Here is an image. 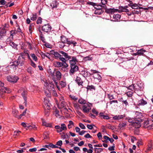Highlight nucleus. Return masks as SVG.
Masks as SVG:
<instances>
[{
	"label": "nucleus",
	"mask_w": 153,
	"mask_h": 153,
	"mask_svg": "<svg viewBox=\"0 0 153 153\" xmlns=\"http://www.w3.org/2000/svg\"><path fill=\"white\" fill-rule=\"evenodd\" d=\"M59 84L60 85L62 88H64L66 85V82L65 81H61L59 82Z\"/></svg>",
	"instance_id": "c9c22d12"
},
{
	"label": "nucleus",
	"mask_w": 153,
	"mask_h": 153,
	"mask_svg": "<svg viewBox=\"0 0 153 153\" xmlns=\"http://www.w3.org/2000/svg\"><path fill=\"white\" fill-rule=\"evenodd\" d=\"M70 66L71 68L69 73L70 75L71 76L78 70V67L76 65H70Z\"/></svg>",
	"instance_id": "0eeeda50"
},
{
	"label": "nucleus",
	"mask_w": 153,
	"mask_h": 153,
	"mask_svg": "<svg viewBox=\"0 0 153 153\" xmlns=\"http://www.w3.org/2000/svg\"><path fill=\"white\" fill-rule=\"evenodd\" d=\"M92 106L91 103H87L82 106V110L84 113H88L91 110Z\"/></svg>",
	"instance_id": "39448f33"
},
{
	"label": "nucleus",
	"mask_w": 153,
	"mask_h": 153,
	"mask_svg": "<svg viewBox=\"0 0 153 153\" xmlns=\"http://www.w3.org/2000/svg\"><path fill=\"white\" fill-rule=\"evenodd\" d=\"M44 89L45 94L48 97L51 96V91H54V90L53 85L47 82L45 83Z\"/></svg>",
	"instance_id": "f03ea898"
},
{
	"label": "nucleus",
	"mask_w": 153,
	"mask_h": 153,
	"mask_svg": "<svg viewBox=\"0 0 153 153\" xmlns=\"http://www.w3.org/2000/svg\"><path fill=\"white\" fill-rule=\"evenodd\" d=\"M70 97L74 101H76L78 100V98L76 97L75 96H74L73 95H70Z\"/></svg>",
	"instance_id": "603ef678"
},
{
	"label": "nucleus",
	"mask_w": 153,
	"mask_h": 153,
	"mask_svg": "<svg viewBox=\"0 0 153 153\" xmlns=\"http://www.w3.org/2000/svg\"><path fill=\"white\" fill-rule=\"evenodd\" d=\"M59 103L60 104L58 105V107L59 108H63L65 106L66 103L64 101L59 102Z\"/></svg>",
	"instance_id": "e433bc0d"
},
{
	"label": "nucleus",
	"mask_w": 153,
	"mask_h": 153,
	"mask_svg": "<svg viewBox=\"0 0 153 153\" xmlns=\"http://www.w3.org/2000/svg\"><path fill=\"white\" fill-rule=\"evenodd\" d=\"M0 30V34L4 35V36H5V34L7 32V30Z\"/></svg>",
	"instance_id": "5fc2aeb1"
},
{
	"label": "nucleus",
	"mask_w": 153,
	"mask_h": 153,
	"mask_svg": "<svg viewBox=\"0 0 153 153\" xmlns=\"http://www.w3.org/2000/svg\"><path fill=\"white\" fill-rule=\"evenodd\" d=\"M43 137L44 139H47L48 137V134L46 132L44 133Z\"/></svg>",
	"instance_id": "774afa93"
},
{
	"label": "nucleus",
	"mask_w": 153,
	"mask_h": 153,
	"mask_svg": "<svg viewBox=\"0 0 153 153\" xmlns=\"http://www.w3.org/2000/svg\"><path fill=\"white\" fill-rule=\"evenodd\" d=\"M51 143H49V145H45L44 146H43V147H44L45 148H47L49 149H50V148H51Z\"/></svg>",
	"instance_id": "0e129e2a"
},
{
	"label": "nucleus",
	"mask_w": 153,
	"mask_h": 153,
	"mask_svg": "<svg viewBox=\"0 0 153 153\" xmlns=\"http://www.w3.org/2000/svg\"><path fill=\"white\" fill-rule=\"evenodd\" d=\"M86 88L88 90H95L96 89L95 87L93 85H88Z\"/></svg>",
	"instance_id": "ea45409f"
},
{
	"label": "nucleus",
	"mask_w": 153,
	"mask_h": 153,
	"mask_svg": "<svg viewBox=\"0 0 153 153\" xmlns=\"http://www.w3.org/2000/svg\"><path fill=\"white\" fill-rule=\"evenodd\" d=\"M128 121L132 123L133 126L136 128H139L141 126V124L140 123L141 122L137 121L135 120L134 121L133 120L132 121L130 119Z\"/></svg>",
	"instance_id": "9b49d317"
},
{
	"label": "nucleus",
	"mask_w": 153,
	"mask_h": 153,
	"mask_svg": "<svg viewBox=\"0 0 153 153\" xmlns=\"http://www.w3.org/2000/svg\"><path fill=\"white\" fill-rule=\"evenodd\" d=\"M73 106L76 109H78L79 107V105L78 103L76 101H74L72 102Z\"/></svg>",
	"instance_id": "4c0bfd02"
},
{
	"label": "nucleus",
	"mask_w": 153,
	"mask_h": 153,
	"mask_svg": "<svg viewBox=\"0 0 153 153\" xmlns=\"http://www.w3.org/2000/svg\"><path fill=\"white\" fill-rule=\"evenodd\" d=\"M148 146V147L147 148V150L149 151L151 150L152 149V143L151 142H149Z\"/></svg>",
	"instance_id": "c03bdc74"
},
{
	"label": "nucleus",
	"mask_w": 153,
	"mask_h": 153,
	"mask_svg": "<svg viewBox=\"0 0 153 153\" xmlns=\"http://www.w3.org/2000/svg\"><path fill=\"white\" fill-rule=\"evenodd\" d=\"M27 94V91L25 90L23 91V92L21 93L22 95V96L25 101L24 104L25 106H27V97H26V95Z\"/></svg>",
	"instance_id": "aec40b11"
},
{
	"label": "nucleus",
	"mask_w": 153,
	"mask_h": 153,
	"mask_svg": "<svg viewBox=\"0 0 153 153\" xmlns=\"http://www.w3.org/2000/svg\"><path fill=\"white\" fill-rule=\"evenodd\" d=\"M121 16L118 14H114L113 16V21L114 22L119 21L120 20Z\"/></svg>",
	"instance_id": "4be33fe9"
},
{
	"label": "nucleus",
	"mask_w": 153,
	"mask_h": 153,
	"mask_svg": "<svg viewBox=\"0 0 153 153\" xmlns=\"http://www.w3.org/2000/svg\"><path fill=\"white\" fill-rule=\"evenodd\" d=\"M30 56L35 61H37V58L34 53H31Z\"/></svg>",
	"instance_id": "79ce46f5"
},
{
	"label": "nucleus",
	"mask_w": 153,
	"mask_h": 153,
	"mask_svg": "<svg viewBox=\"0 0 153 153\" xmlns=\"http://www.w3.org/2000/svg\"><path fill=\"white\" fill-rule=\"evenodd\" d=\"M126 125V124L125 123H120L119 124L118 127L120 128H121L125 127Z\"/></svg>",
	"instance_id": "3c124183"
},
{
	"label": "nucleus",
	"mask_w": 153,
	"mask_h": 153,
	"mask_svg": "<svg viewBox=\"0 0 153 153\" xmlns=\"http://www.w3.org/2000/svg\"><path fill=\"white\" fill-rule=\"evenodd\" d=\"M55 71H53L51 69H49L48 71V72L49 74L51 75V76H54V73Z\"/></svg>",
	"instance_id": "37998d69"
},
{
	"label": "nucleus",
	"mask_w": 153,
	"mask_h": 153,
	"mask_svg": "<svg viewBox=\"0 0 153 153\" xmlns=\"http://www.w3.org/2000/svg\"><path fill=\"white\" fill-rule=\"evenodd\" d=\"M27 55L26 54H25V53H22L20 54V56H19V57H22V59H25V56Z\"/></svg>",
	"instance_id": "052dcab7"
},
{
	"label": "nucleus",
	"mask_w": 153,
	"mask_h": 153,
	"mask_svg": "<svg viewBox=\"0 0 153 153\" xmlns=\"http://www.w3.org/2000/svg\"><path fill=\"white\" fill-rule=\"evenodd\" d=\"M93 126H95V125L93 124L91 125L88 124L87 126L88 128L90 130L92 129Z\"/></svg>",
	"instance_id": "13d9d810"
},
{
	"label": "nucleus",
	"mask_w": 153,
	"mask_h": 153,
	"mask_svg": "<svg viewBox=\"0 0 153 153\" xmlns=\"http://www.w3.org/2000/svg\"><path fill=\"white\" fill-rule=\"evenodd\" d=\"M108 98L110 100H111L114 99V96L113 95H111L110 94H108Z\"/></svg>",
	"instance_id": "680f3d73"
},
{
	"label": "nucleus",
	"mask_w": 153,
	"mask_h": 153,
	"mask_svg": "<svg viewBox=\"0 0 153 153\" xmlns=\"http://www.w3.org/2000/svg\"><path fill=\"white\" fill-rule=\"evenodd\" d=\"M42 124L44 126L46 127H49L51 128L52 127L51 124L50 123H47L43 119H42Z\"/></svg>",
	"instance_id": "bb28decb"
},
{
	"label": "nucleus",
	"mask_w": 153,
	"mask_h": 153,
	"mask_svg": "<svg viewBox=\"0 0 153 153\" xmlns=\"http://www.w3.org/2000/svg\"><path fill=\"white\" fill-rule=\"evenodd\" d=\"M99 115L100 117H102V118H103L104 119L108 120L110 119V118L108 115H104L103 113H100L99 114Z\"/></svg>",
	"instance_id": "473e14b6"
},
{
	"label": "nucleus",
	"mask_w": 153,
	"mask_h": 153,
	"mask_svg": "<svg viewBox=\"0 0 153 153\" xmlns=\"http://www.w3.org/2000/svg\"><path fill=\"white\" fill-rule=\"evenodd\" d=\"M62 144V140H59L57 141L56 145L58 146H61Z\"/></svg>",
	"instance_id": "e2e57ef3"
},
{
	"label": "nucleus",
	"mask_w": 153,
	"mask_h": 153,
	"mask_svg": "<svg viewBox=\"0 0 153 153\" xmlns=\"http://www.w3.org/2000/svg\"><path fill=\"white\" fill-rule=\"evenodd\" d=\"M125 117L124 114L115 115L113 117V119L114 120H119L123 119Z\"/></svg>",
	"instance_id": "a211bd4d"
},
{
	"label": "nucleus",
	"mask_w": 153,
	"mask_h": 153,
	"mask_svg": "<svg viewBox=\"0 0 153 153\" xmlns=\"http://www.w3.org/2000/svg\"><path fill=\"white\" fill-rule=\"evenodd\" d=\"M0 91L2 92V94L3 93H10L11 92V90L9 88L5 87H3L0 89Z\"/></svg>",
	"instance_id": "6ab92c4d"
},
{
	"label": "nucleus",
	"mask_w": 153,
	"mask_h": 153,
	"mask_svg": "<svg viewBox=\"0 0 153 153\" xmlns=\"http://www.w3.org/2000/svg\"><path fill=\"white\" fill-rule=\"evenodd\" d=\"M75 81L78 84V86L83 85L82 84L83 82L80 77L78 76H76L75 79Z\"/></svg>",
	"instance_id": "2eb2a0df"
},
{
	"label": "nucleus",
	"mask_w": 153,
	"mask_h": 153,
	"mask_svg": "<svg viewBox=\"0 0 153 153\" xmlns=\"http://www.w3.org/2000/svg\"><path fill=\"white\" fill-rule=\"evenodd\" d=\"M146 101L144 100L143 99H142L138 101V105L139 106L140 105H146Z\"/></svg>",
	"instance_id": "c756f323"
},
{
	"label": "nucleus",
	"mask_w": 153,
	"mask_h": 153,
	"mask_svg": "<svg viewBox=\"0 0 153 153\" xmlns=\"http://www.w3.org/2000/svg\"><path fill=\"white\" fill-rule=\"evenodd\" d=\"M58 4V2L56 0H54L51 3L50 5L52 8H53L56 7Z\"/></svg>",
	"instance_id": "c85d7f7f"
},
{
	"label": "nucleus",
	"mask_w": 153,
	"mask_h": 153,
	"mask_svg": "<svg viewBox=\"0 0 153 153\" xmlns=\"http://www.w3.org/2000/svg\"><path fill=\"white\" fill-rule=\"evenodd\" d=\"M59 52L62 54L67 60H69L70 65H76L78 62V60L76 56H71L68 55L67 53L62 51H59Z\"/></svg>",
	"instance_id": "f257e3e1"
},
{
	"label": "nucleus",
	"mask_w": 153,
	"mask_h": 153,
	"mask_svg": "<svg viewBox=\"0 0 153 153\" xmlns=\"http://www.w3.org/2000/svg\"><path fill=\"white\" fill-rule=\"evenodd\" d=\"M69 123L68 125V128L70 129L72 128V126H74V124L73 121L71 120L69 121Z\"/></svg>",
	"instance_id": "49530a36"
},
{
	"label": "nucleus",
	"mask_w": 153,
	"mask_h": 153,
	"mask_svg": "<svg viewBox=\"0 0 153 153\" xmlns=\"http://www.w3.org/2000/svg\"><path fill=\"white\" fill-rule=\"evenodd\" d=\"M10 35L9 39L10 40H12L13 39V36L17 33V31L15 30H12L10 32Z\"/></svg>",
	"instance_id": "b1692460"
},
{
	"label": "nucleus",
	"mask_w": 153,
	"mask_h": 153,
	"mask_svg": "<svg viewBox=\"0 0 153 153\" xmlns=\"http://www.w3.org/2000/svg\"><path fill=\"white\" fill-rule=\"evenodd\" d=\"M54 65L55 67L59 68L63 66V64L61 62H54Z\"/></svg>",
	"instance_id": "f704fd0d"
},
{
	"label": "nucleus",
	"mask_w": 153,
	"mask_h": 153,
	"mask_svg": "<svg viewBox=\"0 0 153 153\" xmlns=\"http://www.w3.org/2000/svg\"><path fill=\"white\" fill-rule=\"evenodd\" d=\"M84 59L85 60H91L92 59V58L91 56H89L84 57Z\"/></svg>",
	"instance_id": "8fccbe9b"
},
{
	"label": "nucleus",
	"mask_w": 153,
	"mask_h": 153,
	"mask_svg": "<svg viewBox=\"0 0 153 153\" xmlns=\"http://www.w3.org/2000/svg\"><path fill=\"white\" fill-rule=\"evenodd\" d=\"M105 12L107 13H111V14H113L114 12H117L118 11L117 9L114 8H105Z\"/></svg>",
	"instance_id": "f3484780"
},
{
	"label": "nucleus",
	"mask_w": 153,
	"mask_h": 153,
	"mask_svg": "<svg viewBox=\"0 0 153 153\" xmlns=\"http://www.w3.org/2000/svg\"><path fill=\"white\" fill-rule=\"evenodd\" d=\"M59 59L60 60H61V61H62V63H65V62H66V59L65 58V57L64 58L63 57H62L61 56L59 58Z\"/></svg>",
	"instance_id": "6e6d98bb"
},
{
	"label": "nucleus",
	"mask_w": 153,
	"mask_h": 153,
	"mask_svg": "<svg viewBox=\"0 0 153 153\" xmlns=\"http://www.w3.org/2000/svg\"><path fill=\"white\" fill-rule=\"evenodd\" d=\"M27 71L29 74H31L32 73V71L31 67H28L27 69Z\"/></svg>",
	"instance_id": "bf43d9fd"
},
{
	"label": "nucleus",
	"mask_w": 153,
	"mask_h": 153,
	"mask_svg": "<svg viewBox=\"0 0 153 153\" xmlns=\"http://www.w3.org/2000/svg\"><path fill=\"white\" fill-rule=\"evenodd\" d=\"M37 19V15L36 13L33 14L30 17V19L32 21H34Z\"/></svg>",
	"instance_id": "a19ab883"
},
{
	"label": "nucleus",
	"mask_w": 153,
	"mask_h": 153,
	"mask_svg": "<svg viewBox=\"0 0 153 153\" xmlns=\"http://www.w3.org/2000/svg\"><path fill=\"white\" fill-rule=\"evenodd\" d=\"M50 54H51L50 53H49L48 52H46L45 53H42L41 55L43 59H45V57H46L50 59Z\"/></svg>",
	"instance_id": "7c9ffc66"
},
{
	"label": "nucleus",
	"mask_w": 153,
	"mask_h": 153,
	"mask_svg": "<svg viewBox=\"0 0 153 153\" xmlns=\"http://www.w3.org/2000/svg\"><path fill=\"white\" fill-rule=\"evenodd\" d=\"M91 75H93V77L94 79L98 80L99 82H100L102 79V77L99 74V72L95 70H91Z\"/></svg>",
	"instance_id": "20e7f679"
},
{
	"label": "nucleus",
	"mask_w": 153,
	"mask_h": 153,
	"mask_svg": "<svg viewBox=\"0 0 153 153\" xmlns=\"http://www.w3.org/2000/svg\"><path fill=\"white\" fill-rule=\"evenodd\" d=\"M128 6H125L124 7H120L119 9L117 11L121 13L122 12H128L129 11L127 9Z\"/></svg>",
	"instance_id": "412c9836"
},
{
	"label": "nucleus",
	"mask_w": 153,
	"mask_h": 153,
	"mask_svg": "<svg viewBox=\"0 0 153 153\" xmlns=\"http://www.w3.org/2000/svg\"><path fill=\"white\" fill-rule=\"evenodd\" d=\"M92 111L93 113L95 114L96 115H97L98 114V112L94 108H93L92 109Z\"/></svg>",
	"instance_id": "69168bd1"
},
{
	"label": "nucleus",
	"mask_w": 153,
	"mask_h": 153,
	"mask_svg": "<svg viewBox=\"0 0 153 153\" xmlns=\"http://www.w3.org/2000/svg\"><path fill=\"white\" fill-rule=\"evenodd\" d=\"M34 24H31L30 25L29 27V30L30 33H32V30L34 27Z\"/></svg>",
	"instance_id": "09e8293b"
},
{
	"label": "nucleus",
	"mask_w": 153,
	"mask_h": 153,
	"mask_svg": "<svg viewBox=\"0 0 153 153\" xmlns=\"http://www.w3.org/2000/svg\"><path fill=\"white\" fill-rule=\"evenodd\" d=\"M9 44L11 46L14 48H16L17 47V45L14 43L13 42H10Z\"/></svg>",
	"instance_id": "864d4df0"
},
{
	"label": "nucleus",
	"mask_w": 153,
	"mask_h": 153,
	"mask_svg": "<svg viewBox=\"0 0 153 153\" xmlns=\"http://www.w3.org/2000/svg\"><path fill=\"white\" fill-rule=\"evenodd\" d=\"M135 120L139 122H142L144 119L142 113L138 111L136 112L135 113Z\"/></svg>",
	"instance_id": "423d86ee"
},
{
	"label": "nucleus",
	"mask_w": 153,
	"mask_h": 153,
	"mask_svg": "<svg viewBox=\"0 0 153 153\" xmlns=\"http://www.w3.org/2000/svg\"><path fill=\"white\" fill-rule=\"evenodd\" d=\"M42 22V19L40 17H39L36 21V23L37 24H41Z\"/></svg>",
	"instance_id": "4d7b16f0"
},
{
	"label": "nucleus",
	"mask_w": 153,
	"mask_h": 153,
	"mask_svg": "<svg viewBox=\"0 0 153 153\" xmlns=\"http://www.w3.org/2000/svg\"><path fill=\"white\" fill-rule=\"evenodd\" d=\"M129 90H131V91L134 90L135 91H137V89H140L141 88L140 87V88H137L136 87V86L134 84H132L131 85H130L127 88Z\"/></svg>",
	"instance_id": "5701e85b"
},
{
	"label": "nucleus",
	"mask_w": 153,
	"mask_h": 153,
	"mask_svg": "<svg viewBox=\"0 0 153 153\" xmlns=\"http://www.w3.org/2000/svg\"><path fill=\"white\" fill-rule=\"evenodd\" d=\"M94 150L96 153H100L103 151V149L102 148H94Z\"/></svg>",
	"instance_id": "a18cd8bd"
},
{
	"label": "nucleus",
	"mask_w": 153,
	"mask_h": 153,
	"mask_svg": "<svg viewBox=\"0 0 153 153\" xmlns=\"http://www.w3.org/2000/svg\"><path fill=\"white\" fill-rule=\"evenodd\" d=\"M130 3L128 4V6H130L133 9H138V8L141 9V8L139 7L138 4L136 3H133L131 1H129Z\"/></svg>",
	"instance_id": "4468645a"
},
{
	"label": "nucleus",
	"mask_w": 153,
	"mask_h": 153,
	"mask_svg": "<svg viewBox=\"0 0 153 153\" xmlns=\"http://www.w3.org/2000/svg\"><path fill=\"white\" fill-rule=\"evenodd\" d=\"M94 7L96 9V10L95 12V14L99 15L101 14L104 11L101 8V7H98L97 6V7H95V6Z\"/></svg>",
	"instance_id": "dca6fc26"
},
{
	"label": "nucleus",
	"mask_w": 153,
	"mask_h": 153,
	"mask_svg": "<svg viewBox=\"0 0 153 153\" xmlns=\"http://www.w3.org/2000/svg\"><path fill=\"white\" fill-rule=\"evenodd\" d=\"M101 3L97 4V3H95L93 2L89 1L87 3V4L92 5L93 6H97L98 7H102L105 9L106 7V4L107 3V1L106 0H101Z\"/></svg>",
	"instance_id": "7ed1b4c3"
},
{
	"label": "nucleus",
	"mask_w": 153,
	"mask_h": 153,
	"mask_svg": "<svg viewBox=\"0 0 153 153\" xmlns=\"http://www.w3.org/2000/svg\"><path fill=\"white\" fill-rule=\"evenodd\" d=\"M78 102L79 104L84 105L87 103L86 101L82 98L79 99L78 100Z\"/></svg>",
	"instance_id": "58836bf2"
},
{
	"label": "nucleus",
	"mask_w": 153,
	"mask_h": 153,
	"mask_svg": "<svg viewBox=\"0 0 153 153\" xmlns=\"http://www.w3.org/2000/svg\"><path fill=\"white\" fill-rule=\"evenodd\" d=\"M27 128H29L30 129H33L34 130H36V126L34 125H32L31 126H27Z\"/></svg>",
	"instance_id": "de8ad7c7"
},
{
	"label": "nucleus",
	"mask_w": 153,
	"mask_h": 153,
	"mask_svg": "<svg viewBox=\"0 0 153 153\" xmlns=\"http://www.w3.org/2000/svg\"><path fill=\"white\" fill-rule=\"evenodd\" d=\"M17 61L19 64H20V66H22L24 64L25 59H22L20 57H19L17 59Z\"/></svg>",
	"instance_id": "cd10ccee"
},
{
	"label": "nucleus",
	"mask_w": 153,
	"mask_h": 153,
	"mask_svg": "<svg viewBox=\"0 0 153 153\" xmlns=\"http://www.w3.org/2000/svg\"><path fill=\"white\" fill-rule=\"evenodd\" d=\"M19 79V78L17 76H8L7 77V79L8 81L10 82L15 83L17 82Z\"/></svg>",
	"instance_id": "1a4fd4ad"
},
{
	"label": "nucleus",
	"mask_w": 153,
	"mask_h": 153,
	"mask_svg": "<svg viewBox=\"0 0 153 153\" xmlns=\"http://www.w3.org/2000/svg\"><path fill=\"white\" fill-rule=\"evenodd\" d=\"M146 52L145 50L143 49H140V50H138L136 53V55H143L144 53Z\"/></svg>",
	"instance_id": "2f4dec72"
},
{
	"label": "nucleus",
	"mask_w": 153,
	"mask_h": 153,
	"mask_svg": "<svg viewBox=\"0 0 153 153\" xmlns=\"http://www.w3.org/2000/svg\"><path fill=\"white\" fill-rule=\"evenodd\" d=\"M67 129V128L64 123H62L61 124L60 130L58 131V133H60L63 131H66Z\"/></svg>",
	"instance_id": "a878e982"
},
{
	"label": "nucleus",
	"mask_w": 153,
	"mask_h": 153,
	"mask_svg": "<svg viewBox=\"0 0 153 153\" xmlns=\"http://www.w3.org/2000/svg\"><path fill=\"white\" fill-rule=\"evenodd\" d=\"M62 74L59 71H55L54 73V76L53 77H56L57 80H60L61 78Z\"/></svg>",
	"instance_id": "ddd939ff"
},
{
	"label": "nucleus",
	"mask_w": 153,
	"mask_h": 153,
	"mask_svg": "<svg viewBox=\"0 0 153 153\" xmlns=\"http://www.w3.org/2000/svg\"><path fill=\"white\" fill-rule=\"evenodd\" d=\"M19 65V64L18 61H15L13 62L12 64H11L9 66L12 67L13 68V70H16V67Z\"/></svg>",
	"instance_id": "393cba45"
},
{
	"label": "nucleus",
	"mask_w": 153,
	"mask_h": 153,
	"mask_svg": "<svg viewBox=\"0 0 153 153\" xmlns=\"http://www.w3.org/2000/svg\"><path fill=\"white\" fill-rule=\"evenodd\" d=\"M44 107L45 109L49 110L51 109V104L48 98H44Z\"/></svg>",
	"instance_id": "6e6552de"
},
{
	"label": "nucleus",
	"mask_w": 153,
	"mask_h": 153,
	"mask_svg": "<svg viewBox=\"0 0 153 153\" xmlns=\"http://www.w3.org/2000/svg\"><path fill=\"white\" fill-rule=\"evenodd\" d=\"M50 53L51 55L54 56V58L56 59L61 56V55L58 52L55 51L54 50H52L50 51Z\"/></svg>",
	"instance_id": "f8f14e48"
},
{
	"label": "nucleus",
	"mask_w": 153,
	"mask_h": 153,
	"mask_svg": "<svg viewBox=\"0 0 153 153\" xmlns=\"http://www.w3.org/2000/svg\"><path fill=\"white\" fill-rule=\"evenodd\" d=\"M68 39L64 36H61V40L62 42L65 43H66L68 42Z\"/></svg>",
	"instance_id": "72a5a7b5"
},
{
	"label": "nucleus",
	"mask_w": 153,
	"mask_h": 153,
	"mask_svg": "<svg viewBox=\"0 0 153 153\" xmlns=\"http://www.w3.org/2000/svg\"><path fill=\"white\" fill-rule=\"evenodd\" d=\"M144 126L146 128L148 127L150 125H149V122L146 121L144 122Z\"/></svg>",
	"instance_id": "338daca9"
},
{
	"label": "nucleus",
	"mask_w": 153,
	"mask_h": 153,
	"mask_svg": "<svg viewBox=\"0 0 153 153\" xmlns=\"http://www.w3.org/2000/svg\"><path fill=\"white\" fill-rule=\"evenodd\" d=\"M52 27L49 24H45L42 27V30L46 33L49 32L51 31Z\"/></svg>",
	"instance_id": "9d476101"
}]
</instances>
